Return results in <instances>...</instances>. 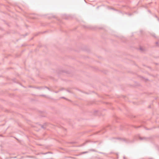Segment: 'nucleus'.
<instances>
[{"label":"nucleus","instance_id":"f257e3e1","mask_svg":"<svg viewBox=\"0 0 159 159\" xmlns=\"http://www.w3.org/2000/svg\"><path fill=\"white\" fill-rule=\"evenodd\" d=\"M87 153V152H83L82 153H81V154H84V153Z\"/></svg>","mask_w":159,"mask_h":159},{"label":"nucleus","instance_id":"f03ea898","mask_svg":"<svg viewBox=\"0 0 159 159\" xmlns=\"http://www.w3.org/2000/svg\"><path fill=\"white\" fill-rule=\"evenodd\" d=\"M145 139V138H142L141 137L139 138V139Z\"/></svg>","mask_w":159,"mask_h":159},{"label":"nucleus","instance_id":"7ed1b4c3","mask_svg":"<svg viewBox=\"0 0 159 159\" xmlns=\"http://www.w3.org/2000/svg\"><path fill=\"white\" fill-rule=\"evenodd\" d=\"M42 127L43 128H44V127H43V126H42Z\"/></svg>","mask_w":159,"mask_h":159},{"label":"nucleus","instance_id":"20e7f679","mask_svg":"<svg viewBox=\"0 0 159 159\" xmlns=\"http://www.w3.org/2000/svg\"><path fill=\"white\" fill-rule=\"evenodd\" d=\"M124 159H125V157H124Z\"/></svg>","mask_w":159,"mask_h":159},{"label":"nucleus","instance_id":"39448f33","mask_svg":"<svg viewBox=\"0 0 159 159\" xmlns=\"http://www.w3.org/2000/svg\"><path fill=\"white\" fill-rule=\"evenodd\" d=\"M47 88L48 89V90H49V88L47 87Z\"/></svg>","mask_w":159,"mask_h":159},{"label":"nucleus","instance_id":"423d86ee","mask_svg":"<svg viewBox=\"0 0 159 159\" xmlns=\"http://www.w3.org/2000/svg\"><path fill=\"white\" fill-rule=\"evenodd\" d=\"M140 50H142V48H140Z\"/></svg>","mask_w":159,"mask_h":159}]
</instances>
